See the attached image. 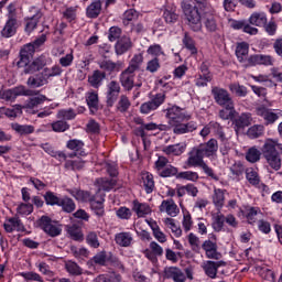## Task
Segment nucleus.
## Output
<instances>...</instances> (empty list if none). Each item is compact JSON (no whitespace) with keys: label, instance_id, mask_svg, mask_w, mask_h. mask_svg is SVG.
<instances>
[{"label":"nucleus","instance_id":"1","mask_svg":"<svg viewBox=\"0 0 282 282\" xmlns=\"http://www.w3.org/2000/svg\"><path fill=\"white\" fill-rule=\"evenodd\" d=\"M32 58H34V46L32 44L24 45L20 51V59L18 62V67H24V74H36V72H41V69L47 65V62L43 56H40L30 63Z\"/></svg>","mask_w":282,"mask_h":282},{"label":"nucleus","instance_id":"2","mask_svg":"<svg viewBox=\"0 0 282 282\" xmlns=\"http://www.w3.org/2000/svg\"><path fill=\"white\" fill-rule=\"evenodd\" d=\"M73 197L78 202H88L94 215L97 217H105V195L100 194V192L91 195L89 192L79 189L73 193Z\"/></svg>","mask_w":282,"mask_h":282},{"label":"nucleus","instance_id":"3","mask_svg":"<svg viewBox=\"0 0 282 282\" xmlns=\"http://www.w3.org/2000/svg\"><path fill=\"white\" fill-rule=\"evenodd\" d=\"M181 8L193 32H202V13L199 8L193 4V0H182Z\"/></svg>","mask_w":282,"mask_h":282},{"label":"nucleus","instance_id":"4","mask_svg":"<svg viewBox=\"0 0 282 282\" xmlns=\"http://www.w3.org/2000/svg\"><path fill=\"white\" fill-rule=\"evenodd\" d=\"M281 153L282 145L276 143L274 140H267L262 148L263 158H265L269 166L274 169V171H279L281 169Z\"/></svg>","mask_w":282,"mask_h":282},{"label":"nucleus","instance_id":"5","mask_svg":"<svg viewBox=\"0 0 282 282\" xmlns=\"http://www.w3.org/2000/svg\"><path fill=\"white\" fill-rule=\"evenodd\" d=\"M193 166H199L204 171L205 175H208V177H212V180L219 182V176H217L215 171H213L212 167L204 162V156L197 147L193 148L192 151L188 152V158L185 162V169H191Z\"/></svg>","mask_w":282,"mask_h":282},{"label":"nucleus","instance_id":"6","mask_svg":"<svg viewBox=\"0 0 282 282\" xmlns=\"http://www.w3.org/2000/svg\"><path fill=\"white\" fill-rule=\"evenodd\" d=\"M35 226L41 228L48 237H58L63 232V225L52 220L50 216H42L36 220Z\"/></svg>","mask_w":282,"mask_h":282},{"label":"nucleus","instance_id":"7","mask_svg":"<svg viewBox=\"0 0 282 282\" xmlns=\"http://www.w3.org/2000/svg\"><path fill=\"white\" fill-rule=\"evenodd\" d=\"M212 95L214 96V100L217 105L225 109H232L235 101H232V97H230L228 90L220 87H213Z\"/></svg>","mask_w":282,"mask_h":282},{"label":"nucleus","instance_id":"8","mask_svg":"<svg viewBox=\"0 0 282 282\" xmlns=\"http://www.w3.org/2000/svg\"><path fill=\"white\" fill-rule=\"evenodd\" d=\"M120 84L116 80H111L107 85V93H106V106L113 107L120 97Z\"/></svg>","mask_w":282,"mask_h":282},{"label":"nucleus","instance_id":"9","mask_svg":"<svg viewBox=\"0 0 282 282\" xmlns=\"http://www.w3.org/2000/svg\"><path fill=\"white\" fill-rule=\"evenodd\" d=\"M164 100H166V95L164 93L156 94L150 101L141 105V113H149L150 111H155L158 107L164 104Z\"/></svg>","mask_w":282,"mask_h":282},{"label":"nucleus","instance_id":"10","mask_svg":"<svg viewBox=\"0 0 282 282\" xmlns=\"http://www.w3.org/2000/svg\"><path fill=\"white\" fill-rule=\"evenodd\" d=\"M17 30H19V20H17V15H8V20L1 31V36L3 39H11L17 34Z\"/></svg>","mask_w":282,"mask_h":282},{"label":"nucleus","instance_id":"11","mask_svg":"<svg viewBox=\"0 0 282 282\" xmlns=\"http://www.w3.org/2000/svg\"><path fill=\"white\" fill-rule=\"evenodd\" d=\"M257 116L263 118L265 124H274L279 120V115L273 112L272 109L265 106H260L256 108Z\"/></svg>","mask_w":282,"mask_h":282},{"label":"nucleus","instance_id":"12","mask_svg":"<svg viewBox=\"0 0 282 282\" xmlns=\"http://www.w3.org/2000/svg\"><path fill=\"white\" fill-rule=\"evenodd\" d=\"M196 148L198 149L203 158H213V155L217 153V149H219V145L217 144V140L210 139L207 143L199 144Z\"/></svg>","mask_w":282,"mask_h":282},{"label":"nucleus","instance_id":"13","mask_svg":"<svg viewBox=\"0 0 282 282\" xmlns=\"http://www.w3.org/2000/svg\"><path fill=\"white\" fill-rule=\"evenodd\" d=\"M164 279H172L174 282H186V274L177 267H166L164 269Z\"/></svg>","mask_w":282,"mask_h":282},{"label":"nucleus","instance_id":"14","mask_svg":"<svg viewBox=\"0 0 282 282\" xmlns=\"http://www.w3.org/2000/svg\"><path fill=\"white\" fill-rule=\"evenodd\" d=\"M134 78H135V73L128 70V68H126L124 70L121 72L119 76L121 87H123L126 91H131V89H133L134 87V82H133Z\"/></svg>","mask_w":282,"mask_h":282},{"label":"nucleus","instance_id":"15","mask_svg":"<svg viewBox=\"0 0 282 282\" xmlns=\"http://www.w3.org/2000/svg\"><path fill=\"white\" fill-rule=\"evenodd\" d=\"M3 228L6 232H14V230H17L18 232H25V226H23V223L18 216L9 218L3 224Z\"/></svg>","mask_w":282,"mask_h":282},{"label":"nucleus","instance_id":"16","mask_svg":"<svg viewBox=\"0 0 282 282\" xmlns=\"http://www.w3.org/2000/svg\"><path fill=\"white\" fill-rule=\"evenodd\" d=\"M160 213H166L170 217H177L180 208L173 199L163 200L159 207Z\"/></svg>","mask_w":282,"mask_h":282},{"label":"nucleus","instance_id":"17","mask_svg":"<svg viewBox=\"0 0 282 282\" xmlns=\"http://www.w3.org/2000/svg\"><path fill=\"white\" fill-rule=\"evenodd\" d=\"M48 80H47V76L45 75V73H40L36 74L34 76H30L26 80V85L29 87H32V89H36L39 87H43L44 85H47Z\"/></svg>","mask_w":282,"mask_h":282},{"label":"nucleus","instance_id":"18","mask_svg":"<svg viewBox=\"0 0 282 282\" xmlns=\"http://www.w3.org/2000/svg\"><path fill=\"white\" fill-rule=\"evenodd\" d=\"M166 118H169L171 122L177 123L186 120V115L184 113V110L182 108L173 106L172 108L167 109Z\"/></svg>","mask_w":282,"mask_h":282},{"label":"nucleus","instance_id":"19","mask_svg":"<svg viewBox=\"0 0 282 282\" xmlns=\"http://www.w3.org/2000/svg\"><path fill=\"white\" fill-rule=\"evenodd\" d=\"M197 123L195 121H189L187 123H181L177 122L173 128V133L176 135H182L184 133H193V131H196Z\"/></svg>","mask_w":282,"mask_h":282},{"label":"nucleus","instance_id":"20","mask_svg":"<svg viewBox=\"0 0 282 282\" xmlns=\"http://www.w3.org/2000/svg\"><path fill=\"white\" fill-rule=\"evenodd\" d=\"M131 47H133V43L131 42V39L128 36H122L118 40L115 50H116V54L118 56H122V54L129 52V50H131Z\"/></svg>","mask_w":282,"mask_h":282},{"label":"nucleus","instance_id":"21","mask_svg":"<svg viewBox=\"0 0 282 282\" xmlns=\"http://www.w3.org/2000/svg\"><path fill=\"white\" fill-rule=\"evenodd\" d=\"M85 147V143L83 141L73 139L67 142V149H70V151H75V153H70L69 158H76L80 155L82 158L86 155L85 151H83V148Z\"/></svg>","mask_w":282,"mask_h":282},{"label":"nucleus","instance_id":"22","mask_svg":"<svg viewBox=\"0 0 282 282\" xmlns=\"http://www.w3.org/2000/svg\"><path fill=\"white\" fill-rule=\"evenodd\" d=\"M236 129H246L252 124V115L250 112H243L238 117H235L232 120Z\"/></svg>","mask_w":282,"mask_h":282},{"label":"nucleus","instance_id":"23","mask_svg":"<svg viewBox=\"0 0 282 282\" xmlns=\"http://www.w3.org/2000/svg\"><path fill=\"white\" fill-rule=\"evenodd\" d=\"M107 78V73L102 70H94L93 75L88 77V83L94 89L100 88L102 80Z\"/></svg>","mask_w":282,"mask_h":282},{"label":"nucleus","instance_id":"24","mask_svg":"<svg viewBox=\"0 0 282 282\" xmlns=\"http://www.w3.org/2000/svg\"><path fill=\"white\" fill-rule=\"evenodd\" d=\"M100 12H102V2L95 0L87 7L86 17H88V19H98Z\"/></svg>","mask_w":282,"mask_h":282},{"label":"nucleus","instance_id":"25","mask_svg":"<svg viewBox=\"0 0 282 282\" xmlns=\"http://www.w3.org/2000/svg\"><path fill=\"white\" fill-rule=\"evenodd\" d=\"M142 63H144V55L142 53L134 54L126 69L135 74V72H140Z\"/></svg>","mask_w":282,"mask_h":282},{"label":"nucleus","instance_id":"26","mask_svg":"<svg viewBox=\"0 0 282 282\" xmlns=\"http://www.w3.org/2000/svg\"><path fill=\"white\" fill-rule=\"evenodd\" d=\"M165 155H182L186 151V143H176L162 149Z\"/></svg>","mask_w":282,"mask_h":282},{"label":"nucleus","instance_id":"27","mask_svg":"<svg viewBox=\"0 0 282 282\" xmlns=\"http://www.w3.org/2000/svg\"><path fill=\"white\" fill-rule=\"evenodd\" d=\"M86 102L91 111V113H96L98 111V93L97 91H88L86 94Z\"/></svg>","mask_w":282,"mask_h":282},{"label":"nucleus","instance_id":"28","mask_svg":"<svg viewBox=\"0 0 282 282\" xmlns=\"http://www.w3.org/2000/svg\"><path fill=\"white\" fill-rule=\"evenodd\" d=\"M115 241L121 248H129L131 241H133V237L129 232H119L115 236Z\"/></svg>","mask_w":282,"mask_h":282},{"label":"nucleus","instance_id":"29","mask_svg":"<svg viewBox=\"0 0 282 282\" xmlns=\"http://www.w3.org/2000/svg\"><path fill=\"white\" fill-rule=\"evenodd\" d=\"M99 67L104 72H108L109 74H113V72H120V62H111V59H104L99 62Z\"/></svg>","mask_w":282,"mask_h":282},{"label":"nucleus","instance_id":"30","mask_svg":"<svg viewBox=\"0 0 282 282\" xmlns=\"http://www.w3.org/2000/svg\"><path fill=\"white\" fill-rule=\"evenodd\" d=\"M224 224H226V216H224L221 212L216 213L213 216V224H212V228L214 229V231L221 232V230H224Z\"/></svg>","mask_w":282,"mask_h":282},{"label":"nucleus","instance_id":"31","mask_svg":"<svg viewBox=\"0 0 282 282\" xmlns=\"http://www.w3.org/2000/svg\"><path fill=\"white\" fill-rule=\"evenodd\" d=\"M203 19L207 32H216L218 30L217 18L213 13H205Z\"/></svg>","mask_w":282,"mask_h":282},{"label":"nucleus","instance_id":"32","mask_svg":"<svg viewBox=\"0 0 282 282\" xmlns=\"http://www.w3.org/2000/svg\"><path fill=\"white\" fill-rule=\"evenodd\" d=\"M202 268L209 279H217V267L215 265V261L207 260L203 262Z\"/></svg>","mask_w":282,"mask_h":282},{"label":"nucleus","instance_id":"33","mask_svg":"<svg viewBox=\"0 0 282 282\" xmlns=\"http://www.w3.org/2000/svg\"><path fill=\"white\" fill-rule=\"evenodd\" d=\"M41 19H43V13L41 11H37L33 17L28 19L25 24V32H29V34L34 32V29L36 25H39V21H41Z\"/></svg>","mask_w":282,"mask_h":282},{"label":"nucleus","instance_id":"34","mask_svg":"<svg viewBox=\"0 0 282 282\" xmlns=\"http://www.w3.org/2000/svg\"><path fill=\"white\" fill-rule=\"evenodd\" d=\"M225 193L226 191L221 188L214 189L213 204L216 206V208H224V204L226 202V197L224 196Z\"/></svg>","mask_w":282,"mask_h":282},{"label":"nucleus","instance_id":"35","mask_svg":"<svg viewBox=\"0 0 282 282\" xmlns=\"http://www.w3.org/2000/svg\"><path fill=\"white\" fill-rule=\"evenodd\" d=\"M248 43H240L236 47V56L239 61V63H246L248 61Z\"/></svg>","mask_w":282,"mask_h":282},{"label":"nucleus","instance_id":"36","mask_svg":"<svg viewBox=\"0 0 282 282\" xmlns=\"http://www.w3.org/2000/svg\"><path fill=\"white\" fill-rule=\"evenodd\" d=\"M142 181H143V188L145 193L151 194V192L154 191L155 188V181H153V174L143 173Z\"/></svg>","mask_w":282,"mask_h":282},{"label":"nucleus","instance_id":"37","mask_svg":"<svg viewBox=\"0 0 282 282\" xmlns=\"http://www.w3.org/2000/svg\"><path fill=\"white\" fill-rule=\"evenodd\" d=\"M11 129L17 131L19 135H30L34 131V126L11 123Z\"/></svg>","mask_w":282,"mask_h":282},{"label":"nucleus","instance_id":"38","mask_svg":"<svg viewBox=\"0 0 282 282\" xmlns=\"http://www.w3.org/2000/svg\"><path fill=\"white\" fill-rule=\"evenodd\" d=\"M163 19L166 23L173 24L177 23V19H180V15L176 13L175 8H166L163 12Z\"/></svg>","mask_w":282,"mask_h":282},{"label":"nucleus","instance_id":"39","mask_svg":"<svg viewBox=\"0 0 282 282\" xmlns=\"http://www.w3.org/2000/svg\"><path fill=\"white\" fill-rule=\"evenodd\" d=\"M265 131V127L263 124H254L250 127L247 131V135H249L251 139L261 138Z\"/></svg>","mask_w":282,"mask_h":282},{"label":"nucleus","instance_id":"40","mask_svg":"<svg viewBox=\"0 0 282 282\" xmlns=\"http://www.w3.org/2000/svg\"><path fill=\"white\" fill-rule=\"evenodd\" d=\"M133 210L137 213L138 217H144L151 213V207L148 204L139 203L138 200L133 202Z\"/></svg>","mask_w":282,"mask_h":282},{"label":"nucleus","instance_id":"41","mask_svg":"<svg viewBox=\"0 0 282 282\" xmlns=\"http://www.w3.org/2000/svg\"><path fill=\"white\" fill-rule=\"evenodd\" d=\"M130 107L131 100H129V97H127V95H121L117 104V110L120 111V113H127Z\"/></svg>","mask_w":282,"mask_h":282},{"label":"nucleus","instance_id":"42","mask_svg":"<svg viewBox=\"0 0 282 282\" xmlns=\"http://www.w3.org/2000/svg\"><path fill=\"white\" fill-rule=\"evenodd\" d=\"M249 23L251 25H257V26L265 25V23H268V18H265V14L263 13H253L249 18Z\"/></svg>","mask_w":282,"mask_h":282},{"label":"nucleus","instance_id":"43","mask_svg":"<svg viewBox=\"0 0 282 282\" xmlns=\"http://www.w3.org/2000/svg\"><path fill=\"white\" fill-rule=\"evenodd\" d=\"M65 166L69 171H80L85 166V161L80 158L68 160L66 161Z\"/></svg>","mask_w":282,"mask_h":282},{"label":"nucleus","instance_id":"44","mask_svg":"<svg viewBox=\"0 0 282 282\" xmlns=\"http://www.w3.org/2000/svg\"><path fill=\"white\" fill-rule=\"evenodd\" d=\"M221 120H235L237 117V110H235V104H231V108H225L219 111Z\"/></svg>","mask_w":282,"mask_h":282},{"label":"nucleus","instance_id":"45","mask_svg":"<svg viewBox=\"0 0 282 282\" xmlns=\"http://www.w3.org/2000/svg\"><path fill=\"white\" fill-rule=\"evenodd\" d=\"M62 206L64 213H74L76 210V204L69 197H64L59 200V205Z\"/></svg>","mask_w":282,"mask_h":282},{"label":"nucleus","instance_id":"46","mask_svg":"<svg viewBox=\"0 0 282 282\" xmlns=\"http://www.w3.org/2000/svg\"><path fill=\"white\" fill-rule=\"evenodd\" d=\"M138 17H140V13H138L135 9L127 10L122 17L123 25H128L129 23H131V21H138Z\"/></svg>","mask_w":282,"mask_h":282},{"label":"nucleus","instance_id":"47","mask_svg":"<svg viewBox=\"0 0 282 282\" xmlns=\"http://www.w3.org/2000/svg\"><path fill=\"white\" fill-rule=\"evenodd\" d=\"M97 183L99 184V191H111L118 182L116 178H99L97 180Z\"/></svg>","mask_w":282,"mask_h":282},{"label":"nucleus","instance_id":"48","mask_svg":"<svg viewBox=\"0 0 282 282\" xmlns=\"http://www.w3.org/2000/svg\"><path fill=\"white\" fill-rule=\"evenodd\" d=\"M183 45L191 52V54H197V46H195V40L188 35V33L184 34Z\"/></svg>","mask_w":282,"mask_h":282},{"label":"nucleus","instance_id":"49","mask_svg":"<svg viewBox=\"0 0 282 282\" xmlns=\"http://www.w3.org/2000/svg\"><path fill=\"white\" fill-rule=\"evenodd\" d=\"M229 89L231 94H236L239 98L248 96V88H246V86H241L239 84H231L229 85Z\"/></svg>","mask_w":282,"mask_h":282},{"label":"nucleus","instance_id":"50","mask_svg":"<svg viewBox=\"0 0 282 282\" xmlns=\"http://www.w3.org/2000/svg\"><path fill=\"white\" fill-rule=\"evenodd\" d=\"M176 180H187L188 182H197V180H199V174L193 171L180 172L176 175Z\"/></svg>","mask_w":282,"mask_h":282},{"label":"nucleus","instance_id":"51","mask_svg":"<svg viewBox=\"0 0 282 282\" xmlns=\"http://www.w3.org/2000/svg\"><path fill=\"white\" fill-rule=\"evenodd\" d=\"M47 100V97L44 95H39L37 97L30 98L26 100V109H34V107H39V105H43Z\"/></svg>","mask_w":282,"mask_h":282},{"label":"nucleus","instance_id":"52","mask_svg":"<svg viewBox=\"0 0 282 282\" xmlns=\"http://www.w3.org/2000/svg\"><path fill=\"white\" fill-rule=\"evenodd\" d=\"M67 232L69 237L74 239V241H83V232L78 226H68Z\"/></svg>","mask_w":282,"mask_h":282},{"label":"nucleus","instance_id":"53","mask_svg":"<svg viewBox=\"0 0 282 282\" xmlns=\"http://www.w3.org/2000/svg\"><path fill=\"white\" fill-rule=\"evenodd\" d=\"M122 281V275L118 273H112L109 276L107 275H98L95 279V282H121Z\"/></svg>","mask_w":282,"mask_h":282},{"label":"nucleus","instance_id":"54","mask_svg":"<svg viewBox=\"0 0 282 282\" xmlns=\"http://www.w3.org/2000/svg\"><path fill=\"white\" fill-rule=\"evenodd\" d=\"M160 177H173L180 175V172L177 170V167L173 166V165H169L166 167H164L160 173H159Z\"/></svg>","mask_w":282,"mask_h":282},{"label":"nucleus","instance_id":"55","mask_svg":"<svg viewBox=\"0 0 282 282\" xmlns=\"http://www.w3.org/2000/svg\"><path fill=\"white\" fill-rule=\"evenodd\" d=\"M44 199L47 206H59L61 198L54 194V192H46L44 195Z\"/></svg>","mask_w":282,"mask_h":282},{"label":"nucleus","instance_id":"56","mask_svg":"<svg viewBox=\"0 0 282 282\" xmlns=\"http://www.w3.org/2000/svg\"><path fill=\"white\" fill-rule=\"evenodd\" d=\"M94 263L96 265H107V262L109 261V256H107V251H100L93 258Z\"/></svg>","mask_w":282,"mask_h":282},{"label":"nucleus","instance_id":"57","mask_svg":"<svg viewBox=\"0 0 282 282\" xmlns=\"http://www.w3.org/2000/svg\"><path fill=\"white\" fill-rule=\"evenodd\" d=\"M164 224L172 230L175 237H182V228L175 225V220L173 218H165Z\"/></svg>","mask_w":282,"mask_h":282},{"label":"nucleus","instance_id":"58","mask_svg":"<svg viewBox=\"0 0 282 282\" xmlns=\"http://www.w3.org/2000/svg\"><path fill=\"white\" fill-rule=\"evenodd\" d=\"M246 160L248 162H251L252 164H254V162H259V160H261V152H259V150L251 148L249 149L247 155H246Z\"/></svg>","mask_w":282,"mask_h":282},{"label":"nucleus","instance_id":"59","mask_svg":"<svg viewBox=\"0 0 282 282\" xmlns=\"http://www.w3.org/2000/svg\"><path fill=\"white\" fill-rule=\"evenodd\" d=\"M52 129L57 133H63L67 131V129H69V123H67L66 121L59 120L52 123Z\"/></svg>","mask_w":282,"mask_h":282},{"label":"nucleus","instance_id":"60","mask_svg":"<svg viewBox=\"0 0 282 282\" xmlns=\"http://www.w3.org/2000/svg\"><path fill=\"white\" fill-rule=\"evenodd\" d=\"M159 69H160V59L158 57H154L147 63L145 70L150 72V74H155V72H158Z\"/></svg>","mask_w":282,"mask_h":282},{"label":"nucleus","instance_id":"61","mask_svg":"<svg viewBox=\"0 0 282 282\" xmlns=\"http://www.w3.org/2000/svg\"><path fill=\"white\" fill-rule=\"evenodd\" d=\"M66 270L69 274H73L75 276L83 274V269H80L76 262H67Z\"/></svg>","mask_w":282,"mask_h":282},{"label":"nucleus","instance_id":"62","mask_svg":"<svg viewBox=\"0 0 282 282\" xmlns=\"http://www.w3.org/2000/svg\"><path fill=\"white\" fill-rule=\"evenodd\" d=\"M57 118L62 120H74V118H76V112H74V109H63L57 112Z\"/></svg>","mask_w":282,"mask_h":282},{"label":"nucleus","instance_id":"63","mask_svg":"<svg viewBox=\"0 0 282 282\" xmlns=\"http://www.w3.org/2000/svg\"><path fill=\"white\" fill-rule=\"evenodd\" d=\"M19 215H32L34 213V206L32 204H20L17 208Z\"/></svg>","mask_w":282,"mask_h":282},{"label":"nucleus","instance_id":"64","mask_svg":"<svg viewBox=\"0 0 282 282\" xmlns=\"http://www.w3.org/2000/svg\"><path fill=\"white\" fill-rule=\"evenodd\" d=\"M86 240L91 248H100V242L98 241V235L95 231L88 232Z\"/></svg>","mask_w":282,"mask_h":282}]
</instances>
